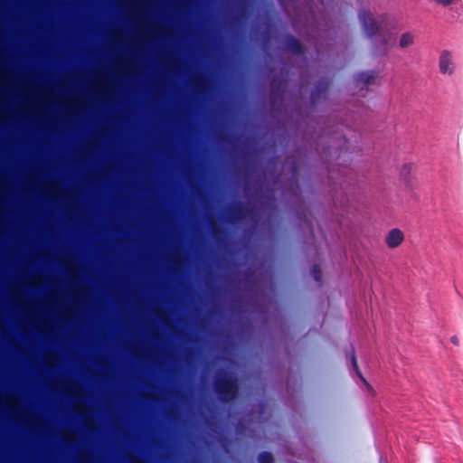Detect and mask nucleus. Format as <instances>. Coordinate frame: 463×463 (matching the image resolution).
<instances>
[{"label": "nucleus", "mask_w": 463, "mask_h": 463, "mask_svg": "<svg viewBox=\"0 0 463 463\" xmlns=\"http://www.w3.org/2000/svg\"><path fill=\"white\" fill-rule=\"evenodd\" d=\"M358 19L366 36L373 40L375 52L386 55L393 44V35L387 26V14L375 17L369 10L361 9Z\"/></svg>", "instance_id": "obj_1"}, {"label": "nucleus", "mask_w": 463, "mask_h": 463, "mask_svg": "<svg viewBox=\"0 0 463 463\" xmlns=\"http://www.w3.org/2000/svg\"><path fill=\"white\" fill-rule=\"evenodd\" d=\"M439 71L443 75L451 76L456 71V62L452 52L443 50L439 56Z\"/></svg>", "instance_id": "obj_2"}, {"label": "nucleus", "mask_w": 463, "mask_h": 463, "mask_svg": "<svg viewBox=\"0 0 463 463\" xmlns=\"http://www.w3.org/2000/svg\"><path fill=\"white\" fill-rule=\"evenodd\" d=\"M384 241L389 249H395L404 241V234L401 230L394 228L388 232Z\"/></svg>", "instance_id": "obj_3"}, {"label": "nucleus", "mask_w": 463, "mask_h": 463, "mask_svg": "<svg viewBox=\"0 0 463 463\" xmlns=\"http://www.w3.org/2000/svg\"><path fill=\"white\" fill-rule=\"evenodd\" d=\"M377 77V72L373 71L362 72L356 76V86L364 89L369 85H373L376 83Z\"/></svg>", "instance_id": "obj_4"}, {"label": "nucleus", "mask_w": 463, "mask_h": 463, "mask_svg": "<svg viewBox=\"0 0 463 463\" xmlns=\"http://www.w3.org/2000/svg\"><path fill=\"white\" fill-rule=\"evenodd\" d=\"M414 43V35L411 32L402 33L398 39L400 49H406Z\"/></svg>", "instance_id": "obj_5"}, {"label": "nucleus", "mask_w": 463, "mask_h": 463, "mask_svg": "<svg viewBox=\"0 0 463 463\" xmlns=\"http://www.w3.org/2000/svg\"><path fill=\"white\" fill-rule=\"evenodd\" d=\"M288 48L294 53H300L302 52L301 44L298 40L293 38L288 41Z\"/></svg>", "instance_id": "obj_6"}, {"label": "nucleus", "mask_w": 463, "mask_h": 463, "mask_svg": "<svg viewBox=\"0 0 463 463\" xmlns=\"http://www.w3.org/2000/svg\"><path fill=\"white\" fill-rule=\"evenodd\" d=\"M412 169V165L411 164H405L402 165V169H401V175L404 178V179H407L411 174V171Z\"/></svg>", "instance_id": "obj_7"}, {"label": "nucleus", "mask_w": 463, "mask_h": 463, "mask_svg": "<svg viewBox=\"0 0 463 463\" xmlns=\"http://www.w3.org/2000/svg\"><path fill=\"white\" fill-rule=\"evenodd\" d=\"M260 463H271L272 457L269 453H263L259 457Z\"/></svg>", "instance_id": "obj_8"}, {"label": "nucleus", "mask_w": 463, "mask_h": 463, "mask_svg": "<svg viewBox=\"0 0 463 463\" xmlns=\"http://www.w3.org/2000/svg\"><path fill=\"white\" fill-rule=\"evenodd\" d=\"M437 4L441 5H449L454 2V0H434Z\"/></svg>", "instance_id": "obj_9"}, {"label": "nucleus", "mask_w": 463, "mask_h": 463, "mask_svg": "<svg viewBox=\"0 0 463 463\" xmlns=\"http://www.w3.org/2000/svg\"><path fill=\"white\" fill-rule=\"evenodd\" d=\"M313 274L316 280H319L320 278V271L317 267H314L313 269Z\"/></svg>", "instance_id": "obj_10"}, {"label": "nucleus", "mask_w": 463, "mask_h": 463, "mask_svg": "<svg viewBox=\"0 0 463 463\" xmlns=\"http://www.w3.org/2000/svg\"><path fill=\"white\" fill-rule=\"evenodd\" d=\"M450 342L455 345H458L459 344V340L456 335L450 337Z\"/></svg>", "instance_id": "obj_11"}, {"label": "nucleus", "mask_w": 463, "mask_h": 463, "mask_svg": "<svg viewBox=\"0 0 463 463\" xmlns=\"http://www.w3.org/2000/svg\"><path fill=\"white\" fill-rule=\"evenodd\" d=\"M362 382H363L364 385L366 388H368V389H369V385H368L367 382L364 380V378H363V381H362Z\"/></svg>", "instance_id": "obj_12"}, {"label": "nucleus", "mask_w": 463, "mask_h": 463, "mask_svg": "<svg viewBox=\"0 0 463 463\" xmlns=\"http://www.w3.org/2000/svg\"><path fill=\"white\" fill-rule=\"evenodd\" d=\"M230 381H225V384H230Z\"/></svg>", "instance_id": "obj_13"}, {"label": "nucleus", "mask_w": 463, "mask_h": 463, "mask_svg": "<svg viewBox=\"0 0 463 463\" xmlns=\"http://www.w3.org/2000/svg\"><path fill=\"white\" fill-rule=\"evenodd\" d=\"M222 379H223V380H230L231 378L223 377Z\"/></svg>", "instance_id": "obj_14"}, {"label": "nucleus", "mask_w": 463, "mask_h": 463, "mask_svg": "<svg viewBox=\"0 0 463 463\" xmlns=\"http://www.w3.org/2000/svg\"><path fill=\"white\" fill-rule=\"evenodd\" d=\"M90 377H93L94 375H93V374H90Z\"/></svg>", "instance_id": "obj_15"}]
</instances>
